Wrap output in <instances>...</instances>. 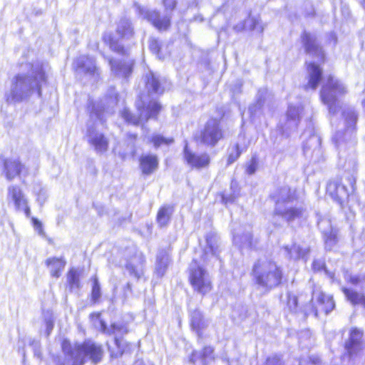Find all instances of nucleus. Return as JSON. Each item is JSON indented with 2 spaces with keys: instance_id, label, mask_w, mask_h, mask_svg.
I'll use <instances>...</instances> for the list:
<instances>
[{
  "instance_id": "nucleus-1",
  "label": "nucleus",
  "mask_w": 365,
  "mask_h": 365,
  "mask_svg": "<svg viewBox=\"0 0 365 365\" xmlns=\"http://www.w3.org/2000/svg\"><path fill=\"white\" fill-rule=\"evenodd\" d=\"M61 349L65 359L54 355L53 361L55 365H83L87 360L96 364L104 356L103 346L91 339L73 344L70 339L65 338L61 341Z\"/></svg>"
},
{
  "instance_id": "nucleus-2",
  "label": "nucleus",
  "mask_w": 365,
  "mask_h": 365,
  "mask_svg": "<svg viewBox=\"0 0 365 365\" xmlns=\"http://www.w3.org/2000/svg\"><path fill=\"white\" fill-rule=\"evenodd\" d=\"M254 284L267 292L280 287L286 282L283 268L273 259L257 260L250 273Z\"/></svg>"
},
{
  "instance_id": "nucleus-15",
  "label": "nucleus",
  "mask_w": 365,
  "mask_h": 365,
  "mask_svg": "<svg viewBox=\"0 0 365 365\" xmlns=\"http://www.w3.org/2000/svg\"><path fill=\"white\" fill-rule=\"evenodd\" d=\"M306 209L301 206H292L284 210H275L273 215L281 217L287 224L304 217Z\"/></svg>"
},
{
  "instance_id": "nucleus-47",
  "label": "nucleus",
  "mask_w": 365,
  "mask_h": 365,
  "mask_svg": "<svg viewBox=\"0 0 365 365\" xmlns=\"http://www.w3.org/2000/svg\"><path fill=\"white\" fill-rule=\"evenodd\" d=\"M365 279V277L360 275H351L347 279L346 282L352 285H359Z\"/></svg>"
},
{
  "instance_id": "nucleus-33",
  "label": "nucleus",
  "mask_w": 365,
  "mask_h": 365,
  "mask_svg": "<svg viewBox=\"0 0 365 365\" xmlns=\"http://www.w3.org/2000/svg\"><path fill=\"white\" fill-rule=\"evenodd\" d=\"M149 142L155 148H158L162 145H170L175 142L173 137H164L160 134H153L149 139Z\"/></svg>"
},
{
  "instance_id": "nucleus-43",
  "label": "nucleus",
  "mask_w": 365,
  "mask_h": 365,
  "mask_svg": "<svg viewBox=\"0 0 365 365\" xmlns=\"http://www.w3.org/2000/svg\"><path fill=\"white\" fill-rule=\"evenodd\" d=\"M265 365H284L282 357L279 354L269 356L265 359Z\"/></svg>"
},
{
  "instance_id": "nucleus-37",
  "label": "nucleus",
  "mask_w": 365,
  "mask_h": 365,
  "mask_svg": "<svg viewBox=\"0 0 365 365\" xmlns=\"http://www.w3.org/2000/svg\"><path fill=\"white\" fill-rule=\"evenodd\" d=\"M232 150V152L228 153L227 157V165H230L235 162L240 158L242 152L238 143L233 145Z\"/></svg>"
},
{
  "instance_id": "nucleus-46",
  "label": "nucleus",
  "mask_w": 365,
  "mask_h": 365,
  "mask_svg": "<svg viewBox=\"0 0 365 365\" xmlns=\"http://www.w3.org/2000/svg\"><path fill=\"white\" fill-rule=\"evenodd\" d=\"M128 332V329L125 325L119 324L117 323H113L110 327V333L115 334H126Z\"/></svg>"
},
{
  "instance_id": "nucleus-9",
  "label": "nucleus",
  "mask_w": 365,
  "mask_h": 365,
  "mask_svg": "<svg viewBox=\"0 0 365 365\" xmlns=\"http://www.w3.org/2000/svg\"><path fill=\"white\" fill-rule=\"evenodd\" d=\"M300 42L307 54L317 58L321 62L324 61L325 53L323 46L314 34L303 31L300 35Z\"/></svg>"
},
{
  "instance_id": "nucleus-12",
  "label": "nucleus",
  "mask_w": 365,
  "mask_h": 365,
  "mask_svg": "<svg viewBox=\"0 0 365 365\" xmlns=\"http://www.w3.org/2000/svg\"><path fill=\"white\" fill-rule=\"evenodd\" d=\"M138 168L143 176H150L155 173L159 168L160 160L156 154L144 153L139 156Z\"/></svg>"
},
{
  "instance_id": "nucleus-29",
  "label": "nucleus",
  "mask_w": 365,
  "mask_h": 365,
  "mask_svg": "<svg viewBox=\"0 0 365 365\" xmlns=\"http://www.w3.org/2000/svg\"><path fill=\"white\" fill-rule=\"evenodd\" d=\"M277 197L275 204L292 202L297 198L295 191L292 190L289 187L279 188Z\"/></svg>"
},
{
  "instance_id": "nucleus-31",
  "label": "nucleus",
  "mask_w": 365,
  "mask_h": 365,
  "mask_svg": "<svg viewBox=\"0 0 365 365\" xmlns=\"http://www.w3.org/2000/svg\"><path fill=\"white\" fill-rule=\"evenodd\" d=\"M88 143L96 150L101 153L107 151L109 141L103 133L96 134L88 140Z\"/></svg>"
},
{
  "instance_id": "nucleus-14",
  "label": "nucleus",
  "mask_w": 365,
  "mask_h": 365,
  "mask_svg": "<svg viewBox=\"0 0 365 365\" xmlns=\"http://www.w3.org/2000/svg\"><path fill=\"white\" fill-rule=\"evenodd\" d=\"M363 331L356 327H352L349 331L348 340L344 344L346 354L351 357L361 350V339Z\"/></svg>"
},
{
  "instance_id": "nucleus-55",
  "label": "nucleus",
  "mask_w": 365,
  "mask_h": 365,
  "mask_svg": "<svg viewBox=\"0 0 365 365\" xmlns=\"http://www.w3.org/2000/svg\"><path fill=\"white\" fill-rule=\"evenodd\" d=\"M91 317H96V318H99L101 317V313L100 312H93L91 314Z\"/></svg>"
},
{
  "instance_id": "nucleus-24",
  "label": "nucleus",
  "mask_w": 365,
  "mask_h": 365,
  "mask_svg": "<svg viewBox=\"0 0 365 365\" xmlns=\"http://www.w3.org/2000/svg\"><path fill=\"white\" fill-rule=\"evenodd\" d=\"M174 212L172 205H163L159 207L156 215V222L160 227H165L171 220Z\"/></svg>"
},
{
  "instance_id": "nucleus-54",
  "label": "nucleus",
  "mask_w": 365,
  "mask_h": 365,
  "mask_svg": "<svg viewBox=\"0 0 365 365\" xmlns=\"http://www.w3.org/2000/svg\"><path fill=\"white\" fill-rule=\"evenodd\" d=\"M197 354L196 351H193L191 353L190 357H189V361L191 362V363H195L196 361V359H197Z\"/></svg>"
},
{
  "instance_id": "nucleus-35",
  "label": "nucleus",
  "mask_w": 365,
  "mask_h": 365,
  "mask_svg": "<svg viewBox=\"0 0 365 365\" xmlns=\"http://www.w3.org/2000/svg\"><path fill=\"white\" fill-rule=\"evenodd\" d=\"M120 116L125 123L135 126L139 125L142 121L140 116H136L127 108L121 110Z\"/></svg>"
},
{
  "instance_id": "nucleus-28",
  "label": "nucleus",
  "mask_w": 365,
  "mask_h": 365,
  "mask_svg": "<svg viewBox=\"0 0 365 365\" xmlns=\"http://www.w3.org/2000/svg\"><path fill=\"white\" fill-rule=\"evenodd\" d=\"M46 264L51 267V275L53 277L58 278L65 267L66 262L58 257H49L46 260Z\"/></svg>"
},
{
  "instance_id": "nucleus-42",
  "label": "nucleus",
  "mask_w": 365,
  "mask_h": 365,
  "mask_svg": "<svg viewBox=\"0 0 365 365\" xmlns=\"http://www.w3.org/2000/svg\"><path fill=\"white\" fill-rule=\"evenodd\" d=\"M259 160L257 155H252L245 167V172L250 175L254 174L258 168Z\"/></svg>"
},
{
  "instance_id": "nucleus-32",
  "label": "nucleus",
  "mask_w": 365,
  "mask_h": 365,
  "mask_svg": "<svg viewBox=\"0 0 365 365\" xmlns=\"http://www.w3.org/2000/svg\"><path fill=\"white\" fill-rule=\"evenodd\" d=\"M67 286L69 291L79 288L80 283V272L76 268H70L66 273Z\"/></svg>"
},
{
  "instance_id": "nucleus-11",
  "label": "nucleus",
  "mask_w": 365,
  "mask_h": 365,
  "mask_svg": "<svg viewBox=\"0 0 365 365\" xmlns=\"http://www.w3.org/2000/svg\"><path fill=\"white\" fill-rule=\"evenodd\" d=\"M1 163L3 174L9 181L20 177L24 172L26 173L25 165L19 159L4 158Z\"/></svg>"
},
{
  "instance_id": "nucleus-38",
  "label": "nucleus",
  "mask_w": 365,
  "mask_h": 365,
  "mask_svg": "<svg viewBox=\"0 0 365 365\" xmlns=\"http://www.w3.org/2000/svg\"><path fill=\"white\" fill-rule=\"evenodd\" d=\"M324 240L327 245H335L338 241V231L331 228L329 231L324 232Z\"/></svg>"
},
{
  "instance_id": "nucleus-5",
  "label": "nucleus",
  "mask_w": 365,
  "mask_h": 365,
  "mask_svg": "<svg viewBox=\"0 0 365 365\" xmlns=\"http://www.w3.org/2000/svg\"><path fill=\"white\" fill-rule=\"evenodd\" d=\"M225 138V131L221 123V119L210 117L203 127L193 136V140L198 144L213 148Z\"/></svg>"
},
{
  "instance_id": "nucleus-25",
  "label": "nucleus",
  "mask_w": 365,
  "mask_h": 365,
  "mask_svg": "<svg viewBox=\"0 0 365 365\" xmlns=\"http://www.w3.org/2000/svg\"><path fill=\"white\" fill-rule=\"evenodd\" d=\"M346 300L353 306H360L365 309V294L348 287L341 289Z\"/></svg>"
},
{
  "instance_id": "nucleus-16",
  "label": "nucleus",
  "mask_w": 365,
  "mask_h": 365,
  "mask_svg": "<svg viewBox=\"0 0 365 365\" xmlns=\"http://www.w3.org/2000/svg\"><path fill=\"white\" fill-rule=\"evenodd\" d=\"M75 71L83 72L86 75L94 76L98 74V68L93 58L85 55L79 56L75 61Z\"/></svg>"
},
{
  "instance_id": "nucleus-22",
  "label": "nucleus",
  "mask_w": 365,
  "mask_h": 365,
  "mask_svg": "<svg viewBox=\"0 0 365 365\" xmlns=\"http://www.w3.org/2000/svg\"><path fill=\"white\" fill-rule=\"evenodd\" d=\"M26 78L24 75H16L12 83V89L10 94L6 96L7 102H19L21 101L24 96L18 91L25 84Z\"/></svg>"
},
{
  "instance_id": "nucleus-51",
  "label": "nucleus",
  "mask_w": 365,
  "mask_h": 365,
  "mask_svg": "<svg viewBox=\"0 0 365 365\" xmlns=\"http://www.w3.org/2000/svg\"><path fill=\"white\" fill-rule=\"evenodd\" d=\"M88 109L90 115H98V111L97 108H96L95 103H93V102L89 103V104L88 105Z\"/></svg>"
},
{
  "instance_id": "nucleus-39",
  "label": "nucleus",
  "mask_w": 365,
  "mask_h": 365,
  "mask_svg": "<svg viewBox=\"0 0 365 365\" xmlns=\"http://www.w3.org/2000/svg\"><path fill=\"white\" fill-rule=\"evenodd\" d=\"M125 267L129 274L138 280L140 279L143 274V269L138 268L137 266L133 263H126Z\"/></svg>"
},
{
  "instance_id": "nucleus-3",
  "label": "nucleus",
  "mask_w": 365,
  "mask_h": 365,
  "mask_svg": "<svg viewBox=\"0 0 365 365\" xmlns=\"http://www.w3.org/2000/svg\"><path fill=\"white\" fill-rule=\"evenodd\" d=\"M102 40L108 46L111 51L123 57L120 60L113 58L108 59L112 72L117 75H121L125 78H129L133 73L135 62L134 59L128 58V48L119 43L111 34L103 35Z\"/></svg>"
},
{
  "instance_id": "nucleus-19",
  "label": "nucleus",
  "mask_w": 365,
  "mask_h": 365,
  "mask_svg": "<svg viewBox=\"0 0 365 365\" xmlns=\"http://www.w3.org/2000/svg\"><path fill=\"white\" fill-rule=\"evenodd\" d=\"M145 86L148 92L152 94L160 95L164 93L162 80L153 71L145 74Z\"/></svg>"
},
{
  "instance_id": "nucleus-34",
  "label": "nucleus",
  "mask_w": 365,
  "mask_h": 365,
  "mask_svg": "<svg viewBox=\"0 0 365 365\" xmlns=\"http://www.w3.org/2000/svg\"><path fill=\"white\" fill-rule=\"evenodd\" d=\"M92 288L90 294V302L93 304L99 303L101 297V286L96 276L91 277Z\"/></svg>"
},
{
  "instance_id": "nucleus-41",
  "label": "nucleus",
  "mask_w": 365,
  "mask_h": 365,
  "mask_svg": "<svg viewBox=\"0 0 365 365\" xmlns=\"http://www.w3.org/2000/svg\"><path fill=\"white\" fill-rule=\"evenodd\" d=\"M148 48L150 51L155 55H160L162 52V44L158 38H150Z\"/></svg>"
},
{
  "instance_id": "nucleus-8",
  "label": "nucleus",
  "mask_w": 365,
  "mask_h": 365,
  "mask_svg": "<svg viewBox=\"0 0 365 365\" xmlns=\"http://www.w3.org/2000/svg\"><path fill=\"white\" fill-rule=\"evenodd\" d=\"M336 304L334 297L324 292H319L314 297L312 296L309 300V314L318 317L320 313L329 314L335 309Z\"/></svg>"
},
{
  "instance_id": "nucleus-10",
  "label": "nucleus",
  "mask_w": 365,
  "mask_h": 365,
  "mask_svg": "<svg viewBox=\"0 0 365 365\" xmlns=\"http://www.w3.org/2000/svg\"><path fill=\"white\" fill-rule=\"evenodd\" d=\"M182 156L185 163L190 168L200 170L208 168L211 164V157L207 153H195L187 145L183 147Z\"/></svg>"
},
{
  "instance_id": "nucleus-50",
  "label": "nucleus",
  "mask_w": 365,
  "mask_h": 365,
  "mask_svg": "<svg viewBox=\"0 0 365 365\" xmlns=\"http://www.w3.org/2000/svg\"><path fill=\"white\" fill-rule=\"evenodd\" d=\"M214 352V349L210 346H205L202 349V357L206 358L210 355H212Z\"/></svg>"
},
{
  "instance_id": "nucleus-13",
  "label": "nucleus",
  "mask_w": 365,
  "mask_h": 365,
  "mask_svg": "<svg viewBox=\"0 0 365 365\" xmlns=\"http://www.w3.org/2000/svg\"><path fill=\"white\" fill-rule=\"evenodd\" d=\"M145 18L159 32L167 31L171 27V18L168 16H162L158 10L148 11Z\"/></svg>"
},
{
  "instance_id": "nucleus-4",
  "label": "nucleus",
  "mask_w": 365,
  "mask_h": 365,
  "mask_svg": "<svg viewBox=\"0 0 365 365\" xmlns=\"http://www.w3.org/2000/svg\"><path fill=\"white\" fill-rule=\"evenodd\" d=\"M188 282L193 292L202 297L208 296L214 289V284L208 271L200 264L197 259H192L187 269Z\"/></svg>"
},
{
  "instance_id": "nucleus-49",
  "label": "nucleus",
  "mask_w": 365,
  "mask_h": 365,
  "mask_svg": "<svg viewBox=\"0 0 365 365\" xmlns=\"http://www.w3.org/2000/svg\"><path fill=\"white\" fill-rule=\"evenodd\" d=\"M33 225L36 228V230L40 233L42 234L43 232L42 223L36 217H33L31 219Z\"/></svg>"
},
{
  "instance_id": "nucleus-44",
  "label": "nucleus",
  "mask_w": 365,
  "mask_h": 365,
  "mask_svg": "<svg viewBox=\"0 0 365 365\" xmlns=\"http://www.w3.org/2000/svg\"><path fill=\"white\" fill-rule=\"evenodd\" d=\"M287 304L291 311H295L299 307L298 297L294 294H288L287 299Z\"/></svg>"
},
{
  "instance_id": "nucleus-36",
  "label": "nucleus",
  "mask_w": 365,
  "mask_h": 365,
  "mask_svg": "<svg viewBox=\"0 0 365 365\" xmlns=\"http://www.w3.org/2000/svg\"><path fill=\"white\" fill-rule=\"evenodd\" d=\"M248 23L247 29L250 31H257L259 34H262L264 29V25L262 24L259 18L249 16L244 24Z\"/></svg>"
},
{
  "instance_id": "nucleus-48",
  "label": "nucleus",
  "mask_w": 365,
  "mask_h": 365,
  "mask_svg": "<svg viewBox=\"0 0 365 365\" xmlns=\"http://www.w3.org/2000/svg\"><path fill=\"white\" fill-rule=\"evenodd\" d=\"M219 195L220 196L221 198V202L225 205L233 202L236 198V197L234 195H227L224 192H220Z\"/></svg>"
},
{
  "instance_id": "nucleus-53",
  "label": "nucleus",
  "mask_w": 365,
  "mask_h": 365,
  "mask_svg": "<svg viewBox=\"0 0 365 365\" xmlns=\"http://www.w3.org/2000/svg\"><path fill=\"white\" fill-rule=\"evenodd\" d=\"M24 212V214L26 215V217H30L31 215V210H30V207L28 205V202L21 207V208Z\"/></svg>"
},
{
  "instance_id": "nucleus-26",
  "label": "nucleus",
  "mask_w": 365,
  "mask_h": 365,
  "mask_svg": "<svg viewBox=\"0 0 365 365\" xmlns=\"http://www.w3.org/2000/svg\"><path fill=\"white\" fill-rule=\"evenodd\" d=\"M115 344L117 349L108 348L110 357L111 359H117L123 356L125 353L130 352L132 350V344L124 340L123 337H115Z\"/></svg>"
},
{
  "instance_id": "nucleus-30",
  "label": "nucleus",
  "mask_w": 365,
  "mask_h": 365,
  "mask_svg": "<svg viewBox=\"0 0 365 365\" xmlns=\"http://www.w3.org/2000/svg\"><path fill=\"white\" fill-rule=\"evenodd\" d=\"M163 109V106L158 101H150L145 107L146 114L143 119L147 122L150 119L158 120V115Z\"/></svg>"
},
{
  "instance_id": "nucleus-57",
  "label": "nucleus",
  "mask_w": 365,
  "mask_h": 365,
  "mask_svg": "<svg viewBox=\"0 0 365 365\" xmlns=\"http://www.w3.org/2000/svg\"><path fill=\"white\" fill-rule=\"evenodd\" d=\"M142 109H143V106L137 107V110H138L140 113H141Z\"/></svg>"
},
{
  "instance_id": "nucleus-7",
  "label": "nucleus",
  "mask_w": 365,
  "mask_h": 365,
  "mask_svg": "<svg viewBox=\"0 0 365 365\" xmlns=\"http://www.w3.org/2000/svg\"><path fill=\"white\" fill-rule=\"evenodd\" d=\"M346 93L347 89L345 85L333 76L329 75L321 88L320 100L327 106L329 112L334 113L339 108L337 96H344Z\"/></svg>"
},
{
  "instance_id": "nucleus-18",
  "label": "nucleus",
  "mask_w": 365,
  "mask_h": 365,
  "mask_svg": "<svg viewBox=\"0 0 365 365\" xmlns=\"http://www.w3.org/2000/svg\"><path fill=\"white\" fill-rule=\"evenodd\" d=\"M189 326L198 337L202 338L203 329L207 327L205 319L202 312L199 309H193L190 314Z\"/></svg>"
},
{
  "instance_id": "nucleus-40",
  "label": "nucleus",
  "mask_w": 365,
  "mask_h": 365,
  "mask_svg": "<svg viewBox=\"0 0 365 365\" xmlns=\"http://www.w3.org/2000/svg\"><path fill=\"white\" fill-rule=\"evenodd\" d=\"M312 269L314 273L324 272L329 274L326 262L322 259H314L312 263Z\"/></svg>"
},
{
  "instance_id": "nucleus-6",
  "label": "nucleus",
  "mask_w": 365,
  "mask_h": 365,
  "mask_svg": "<svg viewBox=\"0 0 365 365\" xmlns=\"http://www.w3.org/2000/svg\"><path fill=\"white\" fill-rule=\"evenodd\" d=\"M356 179L352 175H340L330 179L326 185L325 194L342 205L348 200L354 190Z\"/></svg>"
},
{
  "instance_id": "nucleus-27",
  "label": "nucleus",
  "mask_w": 365,
  "mask_h": 365,
  "mask_svg": "<svg viewBox=\"0 0 365 365\" xmlns=\"http://www.w3.org/2000/svg\"><path fill=\"white\" fill-rule=\"evenodd\" d=\"M8 196L12 200L16 209L20 210L28 201L23 191L18 185H11L8 188Z\"/></svg>"
},
{
  "instance_id": "nucleus-17",
  "label": "nucleus",
  "mask_w": 365,
  "mask_h": 365,
  "mask_svg": "<svg viewBox=\"0 0 365 365\" xmlns=\"http://www.w3.org/2000/svg\"><path fill=\"white\" fill-rule=\"evenodd\" d=\"M307 70L308 71L307 83L304 88L315 90L322 78V70L319 65L314 62L307 63Z\"/></svg>"
},
{
  "instance_id": "nucleus-52",
  "label": "nucleus",
  "mask_w": 365,
  "mask_h": 365,
  "mask_svg": "<svg viewBox=\"0 0 365 365\" xmlns=\"http://www.w3.org/2000/svg\"><path fill=\"white\" fill-rule=\"evenodd\" d=\"M138 138L137 133H128L126 135V140L132 143H134Z\"/></svg>"
},
{
  "instance_id": "nucleus-23",
  "label": "nucleus",
  "mask_w": 365,
  "mask_h": 365,
  "mask_svg": "<svg viewBox=\"0 0 365 365\" xmlns=\"http://www.w3.org/2000/svg\"><path fill=\"white\" fill-rule=\"evenodd\" d=\"M115 32L119 38L123 40L129 39L135 36V30L131 21L125 18L119 21Z\"/></svg>"
},
{
  "instance_id": "nucleus-20",
  "label": "nucleus",
  "mask_w": 365,
  "mask_h": 365,
  "mask_svg": "<svg viewBox=\"0 0 365 365\" xmlns=\"http://www.w3.org/2000/svg\"><path fill=\"white\" fill-rule=\"evenodd\" d=\"M31 81L34 83L33 86H29V91H35L38 96H41L42 86L48 83V76L43 68L36 69L31 78Z\"/></svg>"
},
{
  "instance_id": "nucleus-21",
  "label": "nucleus",
  "mask_w": 365,
  "mask_h": 365,
  "mask_svg": "<svg viewBox=\"0 0 365 365\" xmlns=\"http://www.w3.org/2000/svg\"><path fill=\"white\" fill-rule=\"evenodd\" d=\"M206 247L202 250L201 260L206 262L209 259V255L211 254L217 257H219L220 250L217 244L215 235L208 234L205 236Z\"/></svg>"
},
{
  "instance_id": "nucleus-45",
  "label": "nucleus",
  "mask_w": 365,
  "mask_h": 365,
  "mask_svg": "<svg viewBox=\"0 0 365 365\" xmlns=\"http://www.w3.org/2000/svg\"><path fill=\"white\" fill-rule=\"evenodd\" d=\"M168 268V264L166 261H164L162 258L159 259L157 262V266L155 272L158 276L163 277Z\"/></svg>"
},
{
  "instance_id": "nucleus-56",
  "label": "nucleus",
  "mask_w": 365,
  "mask_h": 365,
  "mask_svg": "<svg viewBox=\"0 0 365 365\" xmlns=\"http://www.w3.org/2000/svg\"><path fill=\"white\" fill-rule=\"evenodd\" d=\"M360 4H361V7L365 11V0H361Z\"/></svg>"
}]
</instances>
